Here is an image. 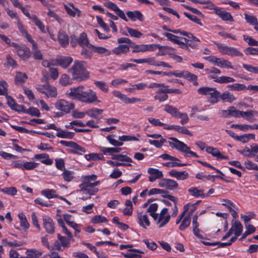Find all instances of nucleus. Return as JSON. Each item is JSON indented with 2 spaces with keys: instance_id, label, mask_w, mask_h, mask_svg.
<instances>
[{
  "instance_id": "1",
  "label": "nucleus",
  "mask_w": 258,
  "mask_h": 258,
  "mask_svg": "<svg viewBox=\"0 0 258 258\" xmlns=\"http://www.w3.org/2000/svg\"><path fill=\"white\" fill-rule=\"evenodd\" d=\"M84 87L82 85L77 87L70 88V92L67 96L71 99H76L81 102L90 104L95 102H100L98 99L96 93L91 89L84 91Z\"/></svg>"
},
{
  "instance_id": "2",
  "label": "nucleus",
  "mask_w": 258,
  "mask_h": 258,
  "mask_svg": "<svg viewBox=\"0 0 258 258\" xmlns=\"http://www.w3.org/2000/svg\"><path fill=\"white\" fill-rule=\"evenodd\" d=\"M86 63L85 61H74L72 67L68 70V72L72 74L73 80L81 82L89 78V72L85 68Z\"/></svg>"
},
{
  "instance_id": "3",
  "label": "nucleus",
  "mask_w": 258,
  "mask_h": 258,
  "mask_svg": "<svg viewBox=\"0 0 258 258\" xmlns=\"http://www.w3.org/2000/svg\"><path fill=\"white\" fill-rule=\"evenodd\" d=\"M169 139L172 142L168 141L167 143L172 148H175L185 154H189L195 157H199L198 155L195 152L190 151V148L183 142L174 137H170Z\"/></svg>"
},
{
  "instance_id": "4",
  "label": "nucleus",
  "mask_w": 258,
  "mask_h": 258,
  "mask_svg": "<svg viewBox=\"0 0 258 258\" xmlns=\"http://www.w3.org/2000/svg\"><path fill=\"white\" fill-rule=\"evenodd\" d=\"M36 88L38 91L45 94L48 97H56L57 96L56 88L50 86L48 83L43 85H37Z\"/></svg>"
},
{
  "instance_id": "5",
  "label": "nucleus",
  "mask_w": 258,
  "mask_h": 258,
  "mask_svg": "<svg viewBox=\"0 0 258 258\" xmlns=\"http://www.w3.org/2000/svg\"><path fill=\"white\" fill-rule=\"evenodd\" d=\"M60 143L65 147L72 148V149H67L71 153L81 155L83 153L86 152V150L84 147L80 146L75 142L61 140L60 141Z\"/></svg>"
},
{
  "instance_id": "6",
  "label": "nucleus",
  "mask_w": 258,
  "mask_h": 258,
  "mask_svg": "<svg viewBox=\"0 0 258 258\" xmlns=\"http://www.w3.org/2000/svg\"><path fill=\"white\" fill-rule=\"evenodd\" d=\"M55 107L58 110L65 113H69L74 108L75 105L72 103L61 99L55 103Z\"/></svg>"
},
{
  "instance_id": "7",
  "label": "nucleus",
  "mask_w": 258,
  "mask_h": 258,
  "mask_svg": "<svg viewBox=\"0 0 258 258\" xmlns=\"http://www.w3.org/2000/svg\"><path fill=\"white\" fill-rule=\"evenodd\" d=\"M43 225L46 232L49 234H53L54 233L55 224L51 218L49 217L43 218Z\"/></svg>"
},
{
  "instance_id": "8",
  "label": "nucleus",
  "mask_w": 258,
  "mask_h": 258,
  "mask_svg": "<svg viewBox=\"0 0 258 258\" xmlns=\"http://www.w3.org/2000/svg\"><path fill=\"white\" fill-rule=\"evenodd\" d=\"M148 173L150 174L149 176V180L150 182H154L156 179L162 178L163 176L162 172L156 168H148Z\"/></svg>"
},
{
  "instance_id": "9",
  "label": "nucleus",
  "mask_w": 258,
  "mask_h": 258,
  "mask_svg": "<svg viewBox=\"0 0 258 258\" xmlns=\"http://www.w3.org/2000/svg\"><path fill=\"white\" fill-rule=\"evenodd\" d=\"M131 47L133 48V53L144 52L150 51L151 46L150 44H137L133 42Z\"/></svg>"
},
{
  "instance_id": "10",
  "label": "nucleus",
  "mask_w": 258,
  "mask_h": 258,
  "mask_svg": "<svg viewBox=\"0 0 258 258\" xmlns=\"http://www.w3.org/2000/svg\"><path fill=\"white\" fill-rule=\"evenodd\" d=\"M57 39L60 45L62 47H66L69 42V38L67 33L62 30L58 32Z\"/></svg>"
},
{
  "instance_id": "11",
  "label": "nucleus",
  "mask_w": 258,
  "mask_h": 258,
  "mask_svg": "<svg viewBox=\"0 0 258 258\" xmlns=\"http://www.w3.org/2000/svg\"><path fill=\"white\" fill-rule=\"evenodd\" d=\"M169 174L171 177H175L177 180H185L188 177V174L186 171H177L174 169H172L169 171Z\"/></svg>"
},
{
  "instance_id": "12",
  "label": "nucleus",
  "mask_w": 258,
  "mask_h": 258,
  "mask_svg": "<svg viewBox=\"0 0 258 258\" xmlns=\"http://www.w3.org/2000/svg\"><path fill=\"white\" fill-rule=\"evenodd\" d=\"M57 64L63 68H67L72 62L73 58L70 56H61L55 59Z\"/></svg>"
},
{
  "instance_id": "13",
  "label": "nucleus",
  "mask_w": 258,
  "mask_h": 258,
  "mask_svg": "<svg viewBox=\"0 0 258 258\" xmlns=\"http://www.w3.org/2000/svg\"><path fill=\"white\" fill-rule=\"evenodd\" d=\"M215 14L223 21L233 22L234 21L232 15L230 13L225 11H222L220 8L216 9Z\"/></svg>"
},
{
  "instance_id": "14",
  "label": "nucleus",
  "mask_w": 258,
  "mask_h": 258,
  "mask_svg": "<svg viewBox=\"0 0 258 258\" xmlns=\"http://www.w3.org/2000/svg\"><path fill=\"white\" fill-rule=\"evenodd\" d=\"M129 50V45L127 44H119L117 47L112 49V52L116 55H121L126 53Z\"/></svg>"
},
{
  "instance_id": "15",
  "label": "nucleus",
  "mask_w": 258,
  "mask_h": 258,
  "mask_svg": "<svg viewBox=\"0 0 258 258\" xmlns=\"http://www.w3.org/2000/svg\"><path fill=\"white\" fill-rule=\"evenodd\" d=\"M90 49H92L94 52L103 54L105 56L110 55L111 54V51L106 49L105 47L101 46H96L95 45H90Z\"/></svg>"
},
{
  "instance_id": "16",
  "label": "nucleus",
  "mask_w": 258,
  "mask_h": 258,
  "mask_svg": "<svg viewBox=\"0 0 258 258\" xmlns=\"http://www.w3.org/2000/svg\"><path fill=\"white\" fill-rule=\"evenodd\" d=\"M126 15L133 21H135L136 19L141 22L144 20V16L139 11H128L126 12Z\"/></svg>"
},
{
  "instance_id": "17",
  "label": "nucleus",
  "mask_w": 258,
  "mask_h": 258,
  "mask_svg": "<svg viewBox=\"0 0 258 258\" xmlns=\"http://www.w3.org/2000/svg\"><path fill=\"white\" fill-rule=\"evenodd\" d=\"M125 29L127 30V32H122V34L125 36L130 35L132 37L139 38L143 35L142 33L137 29H133L128 27H126Z\"/></svg>"
},
{
  "instance_id": "18",
  "label": "nucleus",
  "mask_w": 258,
  "mask_h": 258,
  "mask_svg": "<svg viewBox=\"0 0 258 258\" xmlns=\"http://www.w3.org/2000/svg\"><path fill=\"white\" fill-rule=\"evenodd\" d=\"M139 223L143 228L146 229L150 225V221L147 215H143L142 213H138Z\"/></svg>"
},
{
  "instance_id": "19",
  "label": "nucleus",
  "mask_w": 258,
  "mask_h": 258,
  "mask_svg": "<svg viewBox=\"0 0 258 258\" xmlns=\"http://www.w3.org/2000/svg\"><path fill=\"white\" fill-rule=\"evenodd\" d=\"M209 95L210 96V98L208 99V102L211 104H214L217 103L219 101L220 92L216 88H212Z\"/></svg>"
},
{
  "instance_id": "20",
  "label": "nucleus",
  "mask_w": 258,
  "mask_h": 258,
  "mask_svg": "<svg viewBox=\"0 0 258 258\" xmlns=\"http://www.w3.org/2000/svg\"><path fill=\"white\" fill-rule=\"evenodd\" d=\"M16 52L19 57L23 58H28L31 55L30 49L25 46H21Z\"/></svg>"
},
{
  "instance_id": "21",
  "label": "nucleus",
  "mask_w": 258,
  "mask_h": 258,
  "mask_svg": "<svg viewBox=\"0 0 258 258\" xmlns=\"http://www.w3.org/2000/svg\"><path fill=\"white\" fill-rule=\"evenodd\" d=\"M78 44L82 47L86 46L89 48H90V45H92L89 43L87 34L84 32L82 33L78 38Z\"/></svg>"
},
{
  "instance_id": "22",
  "label": "nucleus",
  "mask_w": 258,
  "mask_h": 258,
  "mask_svg": "<svg viewBox=\"0 0 258 258\" xmlns=\"http://www.w3.org/2000/svg\"><path fill=\"white\" fill-rule=\"evenodd\" d=\"M180 39L182 40V43L181 46H180L181 48L189 50V47L192 48H196L197 44L192 40L183 37H181Z\"/></svg>"
},
{
  "instance_id": "23",
  "label": "nucleus",
  "mask_w": 258,
  "mask_h": 258,
  "mask_svg": "<svg viewBox=\"0 0 258 258\" xmlns=\"http://www.w3.org/2000/svg\"><path fill=\"white\" fill-rule=\"evenodd\" d=\"M35 159H41V162L46 165H51L52 164V160L49 158V155L47 154H38L34 156Z\"/></svg>"
},
{
  "instance_id": "24",
  "label": "nucleus",
  "mask_w": 258,
  "mask_h": 258,
  "mask_svg": "<svg viewBox=\"0 0 258 258\" xmlns=\"http://www.w3.org/2000/svg\"><path fill=\"white\" fill-rule=\"evenodd\" d=\"M192 225L193 227V233L194 235L199 238H202V236L201 235L200 232V230L199 229V223L198 222V216L195 215L192 218Z\"/></svg>"
},
{
  "instance_id": "25",
  "label": "nucleus",
  "mask_w": 258,
  "mask_h": 258,
  "mask_svg": "<svg viewBox=\"0 0 258 258\" xmlns=\"http://www.w3.org/2000/svg\"><path fill=\"white\" fill-rule=\"evenodd\" d=\"M131 253L124 254L123 255L126 258H141L142 255L141 254L144 253V251L137 249H130L128 250Z\"/></svg>"
},
{
  "instance_id": "26",
  "label": "nucleus",
  "mask_w": 258,
  "mask_h": 258,
  "mask_svg": "<svg viewBox=\"0 0 258 258\" xmlns=\"http://www.w3.org/2000/svg\"><path fill=\"white\" fill-rule=\"evenodd\" d=\"M63 6L67 13L69 16L73 17L76 16L79 17L81 16V11L79 9H71L66 4H64Z\"/></svg>"
},
{
  "instance_id": "27",
  "label": "nucleus",
  "mask_w": 258,
  "mask_h": 258,
  "mask_svg": "<svg viewBox=\"0 0 258 258\" xmlns=\"http://www.w3.org/2000/svg\"><path fill=\"white\" fill-rule=\"evenodd\" d=\"M100 183V181H92L89 179L83 180V182L79 185L81 189H86L88 187H93L98 185Z\"/></svg>"
},
{
  "instance_id": "28",
  "label": "nucleus",
  "mask_w": 258,
  "mask_h": 258,
  "mask_svg": "<svg viewBox=\"0 0 258 258\" xmlns=\"http://www.w3.org/2000/svg\"><path fill=\"white\" fill-rule=\"evenodd\" d=\"M56 136L58 138L72 139L75 136V133L59 128V131L56 133Z\"/></svg>"
},
{
  "instance_id": "29",
  "label": "nucleus",
  "mask_w": 258,
  "mask_h": 258,
  "mask_svg": "<svg viewBox=\"0 0 258 258\" xmlns=\"http://www.w3.org/2000/svg\"><path fill=\"white\" fill-rule=\"evenodd\" d=\"M231 228L233 229L235 236H239L242 232L243 226L239 221H235Z\"/></svg>"
},
{
  "instance_id": "30",
  "label": "nucleus",
  "mask_w": 258,
  "mask_h": 258,
  "mask_svg": "<svg viewBox=\"0 0 258 258\" xmlns=\"http://www.w3.org/2000/svg\"><path fill=\"white\" fill-rule=\"evenodd\" d=\"M164 110L174 117H178V113H180L177 108L169 104L165 105Z\"/></svg>"
},
{
  "instance_id": "31",
  "label": "nucleus",
  "mask_w": 258,
  "mask_h": 258,
  "mask_svg": "<svg viewBox=\"0 0 258 258\" xmlns=\"http://www.w3.org/2000/svg\"><path fill=\"white\" fill-rule=\"evenodd\" d=\"M103 111L102 109L94 108L88 110L86 113L92 118L99 119L100 118L99 115L102 113Z\"/></svg>"
},
{
  "instance_id": "32",
  "label": "nucleus",
  "mask_w": 258,
  "mask_h": 258,
  "mask_svg": "<svg viewBox=\"0 0 258 258\" xmlns=\"http://www.w3.org/2000/svg\"><path fill=\"white\" fill-rule=\"evenodd\" d=\"M188 191L190 194L196 197H202L205 198V195L204 194V190H199L197 187H192L188 189Z\"/></svg>"
},
{
  "instance_id": "33",
  "label": "nucleus",
  "mask_w": 258,
  "mask_h": 258,
  "mask_svg": "<svg viewBox=\"0 0 258 258\" xmlns=\"http://www.w3.org/2000/svg\"><path fill=\"white\" fill-rule=\"evenodd\" d=\"M219 98H220L223 101H226L230 103H231L236 100L235 97L228 91L224 92L222 94H220Z\"/></svg>"
},
{
  "instance_id": "34",
  "label": "nucleus",
  "mask_w": 258,
  "mask_h": 258,
  "mask_svg": "<svg viewBox=\"0 0 258 258\" xmlns=\"http://www.w3.org/2000/svg\"><path fill=\"white\" fill-rule=\"evenodd\" d=\"M164 35L166 36L167 38V39L170 41L181 46V44L182 43V40H180L178 39V38L180 39L181 37H179L177 36L174 35L172 34L167 32L164 33Z\"/></svg>"
},
{
  "instance_id": "35",
  "label": "nucleus",
  "mask_w": 258,
  "mask_h": 258,
  "mask_svg": "<svg viewBox=\"0 0 258 258\" xmlns=\"http://www.w3.org/2000/svg\"><path fill=\"white\" fill-rule=\"evenodd\" d=\"M41 195L48 199L58 197V195L56 194V191L52 189H46L43 190L41 191Z\"/></svg>"
},
{
  "instance_id": "36",
  "label": "nucleus",
  "mask_w": 258,
  "mask_h": 258,
  "mask_svg": "<svg viewBox=\"0 0 258 258\" xmlns=\"http://www.w3.org/2000/svg\"><path fill=\"white\" fill-rule=\"evenodd\" d=\"M257 113V112L256 111L253 110H248L247 111H242L241 117H243L247 120L252 122L253 120H255L253 118V116Z\"/></svg>"
},
{
  "instance_id": "37",
  "label": "nucleus",
  "mask_w": 258,
  "mask_h": 258,
  "mask_svg": "<svg viewBox=\"0 0 258 258\" xmlns=\"http://www.w3.org/2000/svg\"><path fill=\"white\" fill-rule=\"evenodd\" d=\"M206 152L211 154L213 157H216L217 159H220V158L221 157V153L217 148L208 146L206 148Z\"/></svg>"
},
{
  "instance_id": "38",
  "label": "nucleus",
  "mask_w": 258,
  "mask_h": 258,
  "mask_svg": "<svg viewBox=\"0 0 258 258\" xmlns=\"http://www.w3.org/2000/svg\"><path fill=\"white\" fill-rule=\"evenodd\" d=\"M228 87L232 91H244L248 89L247 88V87L245 86L244 84L239 83H235L232 85H229L228 86Z\"/></svg>"
},
{
  "instance_id": "39",
  "label": "nucleus",
  "mask_w": 258,
  "mask_h": 258,
  "mask_svg": "<svg viewBox=\"0 0 258 258\" xmlns=\"http://www.w3.org/2000/svg\"><path fill=\"white\" fill-rule=\"evenodd\" d=\"M57 238L63 248L68 247L70 245V240L72 239H70V238H67L64 236H61L60 234L58 233L57 234Z\"/></svg>"
},
{
  "instance_id": "40",
  "label": "nucleus",
  "mask_w": 258,
  "mask_h": 258,
  "mask_svg": "<svg viewBox=\"0 0 258 258\" xmlns=\"http://www.w3.org/2000/svg\"><path fill=\"white\" fill-rule=\"evenodd\" d=\"M31 19L42 32L45 33V28L44 25L36 15H32Z\"/></svg>"
},
{
  "instance_id": "41",
  "label": "nucleus",
  "mask_w": 258,
  "mask_h": 258,
  "mask_svg": "<svg viewBox=\"0 0 258 258\" xmlns=\"http://www.w3.org/2000/svg\"><path fill=\"white\" fill-rule=\"evenodd\" d=\"M184 78L189 81L193 82V84L197 86L198 85L197 82V76L193 74L190 73L188 71H184Z\"/></svg>"
},
{
  "instance_id": "42",
  "label": "nucleus",
  "mask_w": 258,
  "mask_h": 258,
  "mask_svg": "<svg viewBox=\"0 0 258 258\" xmlns=\"http://www.w3.org/2000/svg\"><path fill=\"white\" fill-rule=\"evenodd\" d=\"M245 19L246 22L251 25L256 26L258 25L257 20L255 16L248 15L246 13L244 14Z\"/></svg>"
},
{
  "instance_id": "43",
  "label": "nucleus",
  "mask_w": 258,
  "mask_h": 258,
  "mask_svg": "<svg viewBox=\"0 0 258 258\" xmlns=\"http://www.w3.org/2000/svg\"><path fill=\"white\" fill-rule=\"evenodd\" d=\"M101 151L103 152L104 154H106L107 153L112 154L113 153H119L121 148L117 147V148H107V147H101Z\"/></svg>"
},
{
  "instance_id": "44",
  "label": "nucleus",
  "mask_w": 258,
  "mask_h": 258,
  "mask_svg": "<svg viewBox=\"0 0 258 258\" xmlns=\"http://www.w3.org/2000/svg\"><path fill=\"white\" fill-rule=\"evenodd\" d=\"M27 79L26 74L18 72L15 77V82L17 84L24 83Z\"/></svg>"
},
{
  "instance_id": "45",
  "label": "nucleus",
  "mask_w": 258,
  "mask_h": 258,
  "mask_svg": "<svg viewBox=\"0 0 258 258\" xmlns=\"http://www.w3.org/2000/svg\"><path fill=\"white\" fill-rule=\"evenodd\" d=\"M7 61L5 63V66L7 67H12L16 68L17 67L18 64L16 61L13 59L10 55L8 54L6 56Z\"/></svg>"
},
{
  "instance_id": "46",
  "label": "nucleus",
  "mask_w": 258,
  "mask_h": 258,
  "mask_svg": "<svg viewBox=\"0 0 258 258\" xmlns=\"http://www.w3.org/2000/svg\"><path fill=\"white\" fill-rule=\"evenodd\" d=\"M235 81V80L230 77L228 76H221L219 77L217 80H215L214 82L220 84H223V83H228L231 82H233Z\"/></svg>"
},
{
  "instance_id": "47",
  "label": "nucleus",
  "mask_w": 258,
  "mask_h": 258,
  "mask_svg": "<svg viewBox=\"0 0 258 258\" xmlns=\"http://www.w3.org/2000/svg\"><path fill=\"white\" fill-rule=\"evenodd\" d=\"M218 66L221 68H225L227 69H233L231 62L224 58H220Z\"/></svg>"
},
{
  "instance_id": "48",
  "label": "nucleus",
  "mask_w": 258,
  "mask_h": 258,
  "mask_svg": "<svg viewBox=\"0 0 258 258\" xmlns=\"http://www.w3.org/2000/svg\"><path fill=\"white\" fill-rule=\"evenodd\" d=\"M8 85L5 81H0V95L6 96L8 94Z\"/></svg>"
},
{
  "instance_id": "49",
  "label": "nucleus",
  "mask_w": 258,
  "mask_h": 258,
  "mask_svg": "<svg viewBox=\"0 0 258 258\" xmlns=\"http://www.w3.org/2000/svg\"><path fill=\"white\" fill-rule=\"evenodd\" d=\"M108 220L106 217L101 215H97L93 217L91 220V222L94 224H98L100 223H106Z\"/></svg>"
},
{
  "instance_id": "50",
  "label": "nucleus",
  "mask_w": 258,
  "mask_h": 258,
  "mask_svg": "<svg viewBox=\"0 0 258 258\" xmlns=\"http://www.w3.org/2000/svg\"><path fill=\"white\" fill-rule=\"evenodd\" d=\"M190 223V219L189 216H185L183 220L181 221V223L179 226V229L180 230H184L187 228Z\"/></svg>"
},
{
  "instance_id": "51",
  "label": "nucleus",
  "mask_w": 258,
  "mask_h": 258,
  "mask_svg": "<svg viewBox=\"0 0 258 258\" xmlns=\"http://www.w3.org/2000/svg\"><path fill=\"white\" fill-rule=\"evenodd\" d=\"M18 217L20 220L21 226L25 229H28L29 227V224L26 219V216L23 214H19Z\"/></svg>"
},
{
  "instance_id": "52",
  "label": "nucleus",
  "mask_w": 258,
  "mask_h": 258,
  "mask_svg": "<svg viewBox=\"0 0 258 258\" xmlns=\"http://www.w3.org/2000/svg\"><path fill=\"white\" fill-rule=\"evenodd\" d=\"M217 46L219 51L223 54H227L229 49V46L225 45L223 44L218 43L217 42H214Z\"/></svg>"
},
{
  "instance_id": "53",
  "label": "nucleus",
  "mask_w": 258,
  "mask_h": 258,
  "mask_svg": "<svg viewBox=\"0 0 258 258\" xmlns=\"http://www.w3.org/2000/svg\"><path fill=\"white\" fill-rule=\"evenodd\" d=\"M242 111L238 110L234 106H230L229 107V113L231 116L235 117H240L241 116Z\"/></svg>"
},
{
  "instance_id": "54",
  "label": "nucleus",
  "mask_w": 258,
  "mask_h": 258,
  "mask_svg": "<svg viewBox=\"0 0 258 258\" xmlns=\"http://www.w3.org/2000/svg\"><path fill=\"white\" fill-rule=\"evenodd\" d=\"M1 191L8 195L15 196L17 192V190L15 187H6L1 189Z\"/></svg>"
},
{
  "instance_id": "55",
  "label": "nucleus",
  "mask_w": 258,
  "mask_h": 258,
  "mask_svg": "<svg viewBox=\"0 0 258 258\" xmlns=\"http://www.w3.org/2000/svg\"><path fill=\"white\" fill-rule=\"evenodd\" d=\"M114 137V135H109L106 137L107 141L111 144L112 145L116 147H119L123 145V143L122 142H119L114 139L113 137Z\"/></svg>"
},
{
  "instance_id": "56",
  "label": "nucleus",
  "mask_w": 258,
  "mask_h": 258,
  "mask_svg": "<svg viewBox=\"0 0 258 258\" xmlns=\"http://www.w3.org/2000/svg\"><path fill=\"white\" fill-rule=\"evenodd\" d=\"M26 253L31 258H38L42 254V252L36 249L28 250Z\"/></svg>"
},
{
  "instance_id": "57",
  "label": "nucleus",
  "mask_w": 258,
  "mask_h": 258,
  "mask_svg": "<svg viewBox=\"0 0 258 258\" xmlns=\"http://www.w3.org/2000/svg\"><path fill=\"white\" fill-rule=\"evenodd\" d=\"M25 113L30 114L32 116L37 117H39L40 115L39 110L35 107H30L29 109H26V111H25Z\"/></svg>"
},
{
  "instance_id": "58",
  "label": "nucleus",
  "mask_w": 258,
  "mask_h": 258,
  "mask_svg": "<svg viewBox=\"0 0 258 258\" xmlns=\"http://www.w3.org/2000/svg\"><path fill=\"white\" fill-rule=\"evenodd\" d=\"M94 84L104 92L106 93L108 91V88L106 83L96 81L94 82Z\"/></svg>"
},
{
  "instance_id": "59",
  "label": "nucleus",
  "mask_w": 258,
  "mask_h": 258,
  "mask_svg": "<svg viewBox=\"0 0 258 258\" xmlns=\"http://www.w3.org/2000/svg\"><path fill=\"white\" fill-rule=\"evenodd\" d=\"M81 191L83 192V194L91 196L97 192L98 189L97 188L88 187L86 189H81Z\"/></svg>"
},
{
  "instance_id": "60",
  "label": "nucleus",
  "mask_w": 258,
  "mask_h": 258,
  "mask_svg": "<svg viewBox=\"0 0 258 258\" xmlns=\"http://www.w3.org/2000/svg\"><path fill=\"white\" fill-rule=\"evenodd\" d=\"M143 241L146 244L147 248L151 250H155L157 248V244L153 241H150L147 239H144Z\"/></svg>"
},
{
  "instance_id": "61",
  "label": "nucleus",
  "mask_w": 258,
  "mask_h": 258,
  "mask_svg": "<svg viewBox=\"0 0 258 258\" xmlns=\"http://www.w3.org/2000/svg\"><path fill=\"white\" fill-rule=\"evenodd\" d=\"M60 83L64 86H66L71 83L70 77L67 74H63L59 80Z\"/></svg>"
},
{
  "instance_id": "62",
  "label": "nucleus",
  "mask_w": 258,
  "mask_h": 258,
  "mask_svg": "<svg viewBox=\"0 0 258 258\" xmlns=\"http://www.w3.org/2000/svg\"><path fill=\"white\" fill-rule=\"evenodd\" d=\"M81 54L83 56L84 58L88 59H91L93 56L92 52L90 51L85 47H82Z\"/></svg>"
},
{
  "instance_id": "63",
  "label": "nucleus",
  "mask_w": 258,
  "mask_h": 258,
  "mask_svg": "<svg viewBox=\"0 0 258 258\" xmlns=\"http://www.w3.org/2000/svg\"><path fill=\"white\" fill-rule=\"evenodd\" d=\"M73 172L67 170H64L63 172V177L64 180L67 181H71L73 178Z\"/></svg>"
},
{
  "instance_id": "64",
  "label": "nucleus",
  "mask_w": 258,
  "mask_h": 258,
  "mask_svg": "<svg viewBox=\"0 0 258 258\" xmlns=\"http://www.w3.org/2000/svg\"><path fill=\"white\" fill-rule=\"evenodd\" d=\"M242 67L249 72L258 74V67H253L245 63L242 64Z\"/></svg>"
}]
</instances>
